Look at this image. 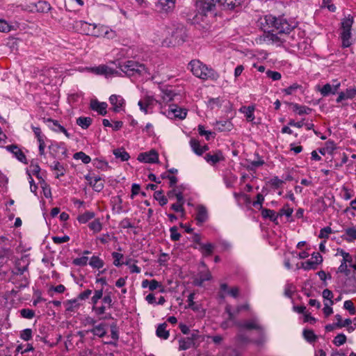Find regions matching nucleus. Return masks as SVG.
I'll return each instance as SVG.
<instances>
[{
    "instance_id": "obj_1",
    "label": "nucleus",
    "mask_w": 356,
    "mask_h": 356,
    "mask_svg": "<svg viewBox=\"0 0 356 356\" xmlns=\"http://www.w3.org/2000/svg\"><path fill=\"white\" fill-rule=\"evenodd\" d=\"M234 325L244 330H256L258 331V339H254L252 343L257 346H262L266 341L264 327L260 324L257 318H252L244 322L234 321Z\"/></svg>"
},
{
    "instance_id": "obj_2",
    "label": "nucleus",
    "mask_w": 356,
    "mask_h": 356,
    "mask_svg": "<svg viewBox=\"0 0 356 356\" xmlns=\"http://www.w3.org/2000/svg\"><path fill=\"white\" fill-rule=\"evenodd\" d=\"M190 69L192 73L197 77L207 80H217L219 74L212 68L208 67L198 60H193L189 63Z\"/></svg>"
},
{
    "instance_id": "obj_3",
    "label": "nucleus",
    "mask_w": 356,
    "mask_h": 356,
    "mask_svg": "<svg viewBox=\"0 0 356 356\" xmlns=\"http://www.w3.org/2000/svg\"><path fill=\"white\" fill-rule=\"evenodd\" d=\"M204 341V336L199 330H193L190 336L179 339V350H186L190 348H197L200 343Z\"/></svg>"
},
{
    "instance_id": "obj_4",
    "label": "nucleus",
    "mask_w": 356,
    "mask_h": 356,
    "mask_svg": "<svg viewBox=\"0 0 356 356\" xmlns=\"http://www.w3.org/2000/svg\"><path fill=\"white\" fill-rule=\"evenodd\" d=\"M119 69L127 76L144 75L149 74L147 67L134 60H127L119 64Z\"/></svg>"
},
{
    "instance_id": "obj_5",
    "label": "nucleus",
    "mask_w": 356,
    "mask_h": 356,
    "mask_svg": "<svg viewBox=\"0 0 356 356\" xmlns=\"http://www.w3.org/2000/svg\"><path fill=\"white\" fill-rule=\"evenodd\" d=\"M188 37L186 29L184 25L179 24L171 32L170 43L172 45L182 44Z\"/></svg>"
},
{
    "instance_id": "obj_6",
    "label": "nucleus",
    "mask_w": 356,
    "mask_h": 356,
    "mask_svg": "<svg viewBox=\"0 0 356 356\" xmlns=\"http://www.w3.org/2000/svg\"><path fill=\"white\" fill-rule=\"evenodd\" d=\"M277 17L272 15H267L260 18L259 23L264 33L275 31V24H277Z\"/></svg>"
},
{
    "instance_id": "obj_7",
    "label": "nucleus",
    "mask_w": 356,
    "mask_h": 356,
    "mask_svg": "<svg viewBox=\"0 0 356 356\" xmlns=\"http://www.w3.org/2000/svg\"><path fill=\"white\" fill-rule=\"evenodd\" d=\"M165 114L168 118H179L183 120L186 117L187 111L182 108L179 107L176 104L169 106V108L165 111Z\"/></svg>"
},
{
    "instance_id": "obj_8",
    "label": "nucleus",
    "mask_w": 356,
    "mask_h": 356,
    "mask_svg": "<svg viewBox=\"0 0 356 356\" xmlns=\"http://www.w3.org/2000/svg\"><path fill=\"white\" fill-rule=\"evenodd\" d=\"M294 26H295L292 23H289L286 19L283 17H280L277 18L275 31H277L279 34H288Z\"/></svg>"
},
{
    "instance_id": "obj_9",
    "label": "nucleus",
    "mask_w": 356,
    "mask_h": 356,
    "mask_svg": "<svg viewBox=\"0 0 356 356\" xmlns=\"http://www.w3.org/2000/svg\"><path fill=\"white\" fill-rule=\"evenodd\" d=\"M259 40L260 43L264 42L268 44H275L277 46H280L284 41V39L270 31L264 33L263 35L259 37Z\"/></svg>"
},
{
    "instance_id": "obj_10",
    "label": "nucleus",
    "mask_w": 356,
    "mask_h": 356,
    "mask_svg": "<svg viewBox=\"0 0 356 356\" xmlns=\"http://www.w3.org/2000/svg\"><path fill=\"white\" fill-rule=\"evenodd\" d=\"M156 102L157 101L152 96L146 95L138 102V105L141 111L147 114L149 110L152 109Z\"/></svg>"
},
{
    "instance_id": "obj_11",
    "label": "nucleus",
    "mask_w": 356,
    "mask_h": 356,
    "mask_svg": "<svg viewBox=\"0 0 356 356\" xmlns=\"http://www.w3.org/2000/svg\"><path fill=\"white\" fill-rule=\"evenodd\" d=\"M138 160L140 162L147 163H155L159 161V154L154 149L143 152L138 154Z\"/></svg>"
},
{
    "instance_id": "obj_12",
    "label": "nucleus",
    "mask_w": 356,
    "mask_h": 356,
    "mask_svg": "<svg viewBox=\"0 0 356 356\" xmlns=\"http://www.w3.org/2000/svg\"><path fill=\"white\" fill-rule=\"evenodd\" d=\"M110 104L113 106V110L115 113H119L120 111L124 110L125 106V100L124 99L118 95H112L109 97Z\"/></svg>"
},
{
    "instance_id": "obj_13",
    "label": "nucleus",
    "mask_w": 356,
    "mask_h": 356,
    "mask_svg": "<svg viewBox=\"0 0 356 356\" xmlns=\"http://www.w3.org/2000/svg\"><path fill=\"white\" fill-rule=\"evenodd\" d=\"M85 179L88 181L89 184L92 187L93 190L97 192H100L103 190L104 185L99 176H92L87 175Z\"/></svg>"
},
{
    "instance_id": "obj_14",
    "label": "nucleus",
    "mask_w": 356,
    "mask_h": 356,
    "mask_svg": "<svg viewBox=\"0 0 356 356\" xmlns=\"http://www.w3.org/2000/svg\"><path fill=\"white\" fill-rule=\"evenodd\" d=\"M88 71L97 75L105 76H110L118 73L115 70L105 65H101L97 67H90L88 69Z\"/></svg>"
},
{
    "instance_id": "obj_15",
    "label": "nucleus",
    "mask_w": 356,
    "mask_h": 356,
    "mask_svg": "<svg viewBox=\"0 0 356 356\" xmlns=\"http://www.w3.org/2000/svg\"><path fill=\"white\" fill-rule=\"evenodd\" d=\"M250 305L248 304H245L242 305H238L236 308V311L234 312L232 311V307L229 305H227L225 307V312L228 314V319L229 321H236V316L242 310H249Z\"/></svg>"
},
{
    "instance_id": "obj_16",
    "label": "nucleus",
    "mask_w": 356,
    "mask_h": 356,
    "mask_svg": "<svg viewBox=\"0 0 356 356\" xmlns=\"http://www.w3.org/2000/svg\"><path fill=\"white\" fill-rule=\"evenodd\" d=\"M204 159L211 165H215L220 161L225 160V157L220 150H218L213 154L208 153L205 155Z\"/></svg>"
},
{
    "instance_id": "obj_17",
    "label": "nucleus",
    "mask_w": 356,
    "mask_h": 356,
    "mask_svg": "<svg viewBox=\"0 0 356 356\" xmlns=\"http://www.w3.org/2000/svg\"><path fill=\"white\" fill-rule=\"evenodd\" d=\"M95 24H90L85 21H77L75 23V27L81 33L90 35L93 33H91L93 29Z\"/></svg>"
},
{
    "instance_id": "obj_18",
    "label": "nucleus",
    "mask_w": 356,
    "mask_h": 356,
    "mask_svg": "<svg viewBox=\"0 0 356 356\" xmlns=\"http://www.w3.org/2000/svg\"><path fill=\"white\" fill-rule=\"evenodd\" d=\"M356 97V88H347L346 91L339 93L338 97L336 99L337 103L341 102L346 99H353Z\"/></svg>"
},
{
    "instance_id": "obj_19",
    "label": "nucleus",
    "mask_w": 356,
    "mask_h": 356,
    "mask_svg": "<svg viewBox=\"0 0 356 356\" xmlns=\"http://www.w3.org/2000/svg\"><path fill=\"white\" fill-rule=\"evenodd\" d=\"M175 0H158L156 8L163 12H169L175 8Z\"/></svg>"
},
{
    "instance_id": "obj_20",
    "label": "nucleus",
    "mask_w": 356,
    "mask_h": 356,
    "mask_svg": "<svg viewBox=\"0 0 356 356\" xmlns=\"http://www.w3.org/2000/svg\"><path fill=\"white\" fill-rule=\"evenodd\" d=\"M343 290L346 293H356V277L355 276L346 278L343 284Z\"/></svg>"
},
{
    "instance_id": "obj_21",
    "label": "nucleus",
    "mask_w": 356,
    "mask_h": 356,
    "mask_svg": "<svg viewBox=\"0 0 356 356\" xmlns=\"http://www.w3.org/2000/svg\"><path fill=\"white\" fill-rule=\"evenodd\" d=\"M107 104L106 102H100L98 100H92L90 102V108L92 110L97 111L102 115H105L107 113Z\"/></svg>"
},
{
    "instance_id": "obj_22",
    "label": "nucleus",
    "mask_w": 356,
    "mask_h": 356,
    "mask_svg": "<svg viewBox=\"0 0 356 356\" xmlns=\"http://www.w3.org/2000/svg\"><path fill=\"white\" fill-rule=\"evenodd\" d=\"M6 149L13 153L19 161L23 163H27V159L25 154L17 145H8Z\"/></svg>"
},
{
    "instance_id": "obj_23",
    "label": "nucleus",
    "mask_w": 356,
    "mask_h": 356,
    "mask_svg": "<svg viewBox=\"0 0 356 356\" xmlns=\"http://www.w3.org/2000/svg\"><path fill=\"white\" fill-rule=\"evenodd\" d=\"M208 219V212L205 207L200 205L197 207V215L195 220H197V225H202L206 222Z\"/></svg>"
},
{
    "instance_id": "obj_24",
    "label": "nucleus",
    "mask_w": 356,
    "mask_h": 356,
    "mask_svg": "<svg viewBox=\"0 0 356 356\" xmlns=\"http://www.w3.org/2000/svg\"><path fill=\"white\" fill-rule=\"evenodd\" d=\"M106 325L105 323H99L95 325L92 329L86 330V332H91L95 336L102 338L106 334Z\"/></svg>"
},
{
    "instance_id": "obj_25",
    "label": "nucleus",
    "mask_w": 356,
    "mask_h": 356,
    "mask_svg": "<svg viewBox=\"0 0 356 356\" xmlns=\"http://www.w3.org/2000/svg\"><path fill=\"white\" fill-rule=\"evenodd\" d=\"M339 87V83H337V84L333 86L330 85V83H326L320 89V92L323 96L325 97L330 94H335L337 92Z\"/></svg>"
},
{
    "instance_id": "obj_26",
    "label": "nucleus",
    "mask_w": 356,
    "mask_h": 356,
    "mask_svg": "<svg viewBox=\"0 0 356 356\" xmlns=\"http://www.w3.org/2000/svg\"><path fill=\"white\" fill-rule=\"evenodd\" d=\"M244 1L245 0H220V2L224 9L232 10L240 6Z\"/></svg>"
},
{
    "instance_id": "obj_27",
    "label": "nucleus",
    "mask_w": 356,
    "mask_h": 356,
    "mask_svg": "<svg viewBox=\"0 0 356 356\" xmlns=\"http://www.w3.org/2000/svg\"><path fill=\"white\" fill-rule=\"evenodd\" d=\"M64 305L65 307V310L67 312H75L78 310V309L81 306V303L79 302L77 298L68 300L64 302Z\"/></svg>"
},
{
    "instance_id": "obj_28",
    "label": "nucleus",
    "mask_w": 356,
    "mask_h": 356,
    "mask_svg": "<svg viewBox=\"0 0 356 356\" xmlns=\"http://www.w3.org/2000/svg\"><path fill=\"white\" fill-rule=\"evenodd\" d=\"M341 39L343 47H349L352 44L351 30H342L341 33Z\"/></svg>"
},
{
    "instance_id": "obj_29",
    "label": "nucleus",
    "mask_w": 356,
    "mask_h": 356,
    "mask_svg": "<svg viewBox=\"0 0 356 356\" xmlns=\"http://www.w3.org/2000/svg\"><path fill=\"white\" fill-rule=\"evenodd\" d=\"M29 264L24 259L17 260L15 262V272L16 275H22L24 272L28 270Z\"/></svg>"
},
{
    "instance_id": "obj_30",
    "label": "nucleus",
    "mask_w": 356,
    "mask_h": 356,
    "mask_svg": "<svg viewBox=\"0 0 356 356\" xmlns=\"http://www.w3.org/2000/svg\"><path fill=\"white\" fill-rule=\"evenodd\" d=\"M254 109L255 108L254 106H242L239 109V111L245 115L248 121L252 122L254 119Z\"/></svg>"
},
{
    "instance_id": "obj_31",
    "label": "nucleus",
    "mask_w": 356,
    "mask_h": 356,
    "mask_svg": "<svg viewBox=\"0 0 356 356\" xmlns=\"http://www.w3.org/2000/svg\"><path fill=\"white\" fill-rule=\"evenodd\" d=\"M217 2L220 0H197V3L204 11L211 10Z\"/></svg>"
},
{
    "instance_id": "obj_32",
    "label": "nucleus",
    "mask_w": 356,
    "mask_h": 356,
    "mask_svg": "<svg viewBox=\"0 0 356 356\" xmlns=\"http://www.w3.org/2000/svg\"><path fill=\"white\" fill-rule=\"evenodd\" d=\"M342 238L348 243L353 242L356 240V227H352L345 229V234Z\"/></svg>"
},
{
    "instance_id": "obj_33",
    "label": "nucleus",
    "mask_w": 356,
    "mask_h": 356,
    "mask_svg": "<svg viewBox=\"0 0 356 356\" xmlns=\"http://www.w3.org/2000/svg\"><path fill=\"white\" fill-rule=\"evenodd\" d=\"M35 8L38 13H47L51 10V5L44 1H39L35 3Z\"/></svg>"
},
{
    "instance_id": "obj_34",
    "label": "nucleus",
    "mask_w": 356,
    "mask_h": 356,
    "mask_svg": "<svg viewBox=\"0 0 356 356\" xmlns=\"http://www.w3.org/2000/svg\"><path fill=\"white\" fill-rule=\"evenodd\" d=\"M110 327H111V337H112V339H113L115 340V341H105L104 343L116 346H117L116 341L119 339L118 328L116 323H112Z\"/></svg>"
},
{
    "instance_id": "obj_35",
    "label": "nucleus",
    "mask_w": 356,
    "mask_h": 356,
    "mask_svg": "<svg viewBox=\"0 0 356 356\" xmlns=\"http://www.w3.org/2000/svg\"><path fill=\"white\" fill-rule=\"evenodd\" d=\"M167 324L163 323L160 324L156 331V336L163 339H167L169 336V331L166 330Z\"/></svg>"
},
{
    "instance_id": "obj_36",
    "label": "nucleus",
    "mask_w": 356,
    "mask_h": 356,
    "mask_svg": "<svg viewBox=\"0 0 356 356\" xmlns=\"http://www.w3.org/2000/svg\"><path fill=\"white\" fill-rule=\"evenodd\" d=\"M113 154L115 158L120 159L122 161H127L129 159L130 156L127 152L123 148H118L113 150Z\"/></svg>"
},
{
    "instance_id": "obj_37",
    "label": "nucleus",
    "mask_w": 356,
    "mask_h": 356,
    "mask_svg": "<svg viewBox=\"0 0 356 356\" xmlns=\"http://www.w3.org/2000/svg\"><path fill=\"white\" fill-rule=\"evenodd\" d=\"M261 216L264 218H269L271 221L275 222L278 214H276L273 210L268 209H261Z\"/></svg>"
},
{
    "instance_id": "obj_38",
    "label": "nucleus",
    "mask_w": 356,
    "mask_h": 356,
    "mask_svg": "<svg viewBox=\"0 0 356 356\" xmlns=\"http://www.w3.org/2000/svg\"><path fill=\"white\" fill-rule=\"evenodd\" d=\"M89 265L93 268L100 269L104 265V261L97 256H92L90 258Z\"/></svg>"
},
{
    "instance_id": "obj_39",
    "label": "nucleus",
    "mask_w": 356,
    "mask_h": 356,
    "mask_svg": "<svg viewBox=\"0 0 356 356\" xmlns=\"http://www.w3.org/2000/svg\"><path fill=\"white\" fill-rule=\"evenodd\" d=\"M293 111L298 115L309 114L312 111V108L306 106L299 105L298 104H293Z\"/></svg>"
},
{
    "instance_id": "obj_40",
    "label": "nucleus",
    "mask_w": 356,
    "mask_h": 356,
    "mask_svg": "<svg viewBox=\"0 0 356 356\" xmlns=\"http://www.w3.org/2000/svg\"><path fill=\"white\" fill-rule=\"evenodd\" d=\"M95 217V213L93 211H86L81 215H79L77 217V220L80 223H86L90 220L92 219Z\"/></svg>"
},
{
    "instance_id": "obj_41",
    "label": "nucleus",
    "mask_w": 356,
    "mask_h": 356,
    "mask_svg": "<svg viewBox=\"0 0 356 356\" xmlns=\"http://www.w3.org/2000/svg\"><path fill=\"white\" fill-rule=\"evenodd\" d=\"M76 124L86 129L92 124V119L88 117H79L76 119Z\"/></svg>"
},
{
    "instance_id": "obj_42",
    "label": "nucleus",
    "mask_w": 356,
    "mask_h": 356,
    "mask_svg": "<svg viewBox=\"0 0 356 356\" xmlns=\"http://www.w3.org/2000/svg\"><path fill=\"white\" fill-rule=\"evenodd\" d=\"M106 29V26H102V25H97L94 24L93 29L92 30L91 33H93L92 34H90V35L94 36V37H103V35L104 33V30Z\"/></svg>"
},
{
    "instance_id": "obj_43",
    "label": "nucleus",
    "mask_w": 356,
    "mask_h": 356,
    "mask_svg": "<svg viewBox=\"0 0 356 356\" xmlns=\"http://www.w3.org/2000/svg\"><path fill=\"white\" fill-rule=\"evenodd\" d=\"M214 246L211 243L200 244V250L205 257L210 256L213 250Z\"/></svg>"
},
{
    "instance_id": "obj_44",
    "label": "nucleus",
    "mask_w": 356,
    "mask_h": 356,
    "mask_svg": "<svg viewBox=\"0 0 356 356\" xmlns=\"http://www.w3.org/2000/svg\"><path fill=\"white\" fill-rule=\"evenodd\" d=\"M52 170L57 171L56 178L63 176L65 174V168L58 161H54L51 165Z\"/></svg>"
},
{
    "instance_id": "obj_45",
    "label": "nucleus",
    "mask_w": 356,
    "mask_h": 356,
    "mask_svg": "<svg viewBox=\"0 0 356 356\" xmlns=\"http://www.w3.org/2000/svg\"><path fill=\"white\" fill-rule=\"evenodd\" d=\"M353 17L349 15L347 17L343 19L341 22L342 30H351L353 24Z\"/></svg>"
},
{
    "instance_id": "obj_46",
    "label": "nucleus",
    "mask_w": 356,
    "mask_h": 356,
    "mask_svg": "<svg viewBox=\"0 0 356 356\" xmlns=\"http://www.w3.org/2000/svg\"><path fill=\"white\" fill-rule=\"evenodd\" d=\"M337 254H340L341 256H342L343 259L341 262H344L345 264L348 263L349 264H350L353 262L352 256L348 252L344 251L343 249L338 248Z\"/></svg>"
},
{
    "instance_id": "obj_47",
    "label": "nucleus",
    "mask_w": 356,
    "mask_h": 356,
    "mask_svg": "<svg viewBox=\"0 0 356 356\" xmlns=\"http://www.w3.org/2000/svg\"><path fill=\"white\" fill-rule=\"evenodd\" d=\"M154 197L159 202L161 206H164L168 203L167 197L163 195L162 191H157L154 194Z\"/></svg>"
},
{
    "instance_id": "obj_48",
    "label": "nucleus",
    "mask_w": 356,
    "mask_h": 356,
    "mask_svg": "<svg viewBox=\"0 0 356 356\" xmlns=\"http://www.w3.org/2000/svg\"><path fill=\"white\" fill-rule=\"evenodd\" d=\"M190 145L193 151L197 155H202V151L201 149L202 146L200 145L198 140L195 139H191L190 140Z\"/></svg>"
},
{
    "instance_id": "obj_49",
    "label": "nucleus",
    "mask_w": 356,
    "mask_h": 356,
    "mask_svg": "<svg viewBox=\"0 0 356 356\" xmlns=\"http://www.w3.org/2000/svg\"><path fill=\"white\" fill-rule=\"evenodd\" d=\"M74 159H80L81 161L85 163L88 164L91 161V159L89 156L86 155L83 152H79L74 154L73 156Z\"/></svg>"
},
{
    "instance_id": "obj_50",
    "label": "nucleus",
    "mask_w": 356,
    "mask_h": 356,
    "mask_svg": "<svg viewBox=\"0 0 356 356\" xmlns=\"http://www.w3.org/2000/svg\"><path fill=\"white\" fill-rule=\"evenodd\" d=\"M89 228L95 233L99 232L102 229V225L99 219H95L88 225Z\"/></svg>"
},
{
    "instance_id": "obj_51",
    "label": "nucleus",
    "mask_w": 356,
    "mask_h": 356,
    "mask_svg": "<svg viewBox=\"0 0 356 356\" xmlns=\"http://www.w3.org/2000/svg\"><path fill=\"white\" fill-rule=\"evenodd\" d=\"M113 258V265L116 267H120L123 265V262H121V259H123L124 255L121 253L113 252L111 254Z\"/></svg>"
},
{
    "instance_id": "obj_52",
    "label": "nucleus",
    "mask_w": 356,
    "mask_h": 356,
    "mask_svg": "<svg viewBox=\"0 0 356 356\" xmlns=\"http://www.w3.org/2000/svg\"><path fill=\"white\" fill-rule=\"evenodd\" d=\"M303 336L308 342H314L317 339V336L311 330H305L303 331Z\"/></svg>"
},
{
    "instance_id": "obj_53",
    "label": "nucleus",
    "mask_w": 356,
    "mask_h": 356,
    "mask_svg": "<svg viewBox=\"0 0 356 356\" xmlns=\"http://www.w3.org/2000/svg\"><path fill=\"white\" fill-rule=\"evenodd\" d=\"M318 264L316 263L314 260H307L302 263V268L306 270L316 269Z\"/></svg>"
},
{
    "instance_id": "obj_54",
    "label": "nucleus",
    "mask_w": 356,
    "mask_h": 356,
    "mask_svg": "<svg viewBox=\"0 0 356 356\" xmlns=\"http://www.w3.org/2000/svg\"><path fill=\"white\" fill-rule=\"evenodd\" d=\"M216 126L219 131H225L230 129L231 122L229 121L217 122Z\"/></svg>"
},
{
    "instance_id": "obj_55",
    "label": "nucleus",
    "mask_w": 356,
    "mask_h": 356,
    "mask_svg": "<svg viewBox=\"0 0 356 356\" xmlns=\"http://www.w3.org/2000/svg\"><path fill=\"white\" fill-rule=\"evenodd\" d=\"M162 93V98L163 101L165 102H170L172 100L174 96L175 95V93L172 90L168 89L163 90Z\"/></svg>"
},
{
    "instance_id": "obj_56",
    "label": "nucleus",
    "mask_w": 356,
    "mask_h": 356,
    "mask_svg": "<svg viewBox=\"0 0 356 356\" xmlns=\"http://www.w3.org/2000/svg\"><path fill=\"white\" fill-rule=\"evenodd\" d=\"M346 341V337L344 334H337L333 340V343L337 346H340L345 343Z\"/></svg>"
},
{
    "instance_id": "obj_57",
    "label": "nucleus",
    "mask_w": 356,
    "mask_h": 356,
    "mask_svg": "<svg viewBox=\"0 0 356 356\" xmlns=\"http://www.w3.org/2000/svg\"><path fill=\"white\" fill-rule=\"evenodd\" d=\"M343 307L345 309L348 310L351 315L356 314L355 307L351 300H346L343 303Z\"/></svg>"
},
{
    "instance_id": "obj_58",
    "label": "nucleus",
    "mask_w": 356,
    "mask_h": 356,
    "mask_svg": "<svg viewBox=\"0 0 356 356\" xmlns=\"http://www.w3.org/2000/svg\"><path fill=\"white\" fill-rule=\"evenodd\" d=\"M32 330L26 328L23 330L20 333V338L24 341H29L32 338Z\"/></svg>"
},
{
    "instance_id": "obj_59",
    "label": "nucleus",
    "mask_w": 356,
    "mask_h": 356,
    "mask_svg": "<svg viewBox=\"0 0 356 356\" xmlns=\"http://www.w3.org/2000/svg\"><path fill=\"white\" fill-rule=\"evenodd\" d=\"M32 129L34 132L35 137L37 138L38 143L44 140L46 137L44 134H42V131L40 127H32Z\"/></svg>"
},
{
    "instance_id": "obj_60",
    "label": "nucleus",
    "mask_w": 356,
    "mask_h": 356,
    "mask_svg": "<svg viewBox=\"0 0 356 356\" xmlns=\"http://www.w3.org/2000/svg\"><path fill=\"white\" fill-rule=\"evenodd\" d=\"M20 314H21V316L23 318H28V319H31L35 316L34 311L32 310V309H21L20 310Z\"/></svg>"
},
{
    "instance_id": "obj_61",
    "label": "nucleus",
    "mask_w": 356,
    "mask_h": 356,
    "mask_svg": "<svg viewBox=\"0 0 356 356\" xmlns=\"http://www.w3.org/2000/svg\"><path fill=\"white\" fill-rule=\"evenodd\" d=\"M170 238L172 241H177L179 240L181 234L178 232L177 227L176 226L170 227Z\"/></svg>"
},
{
    "instance_id": "obj_62",
    "label": "nucleus",
    "mask_w": 356,
    "mask_h": 356,
    "mask_svg": "<svg viewBox=\"0 0 356 356\" xmlns=\"http://www.w3.org/2000/svg\"><path fill=\"white\" fill-rule=\"evenodd\" d=\"M332 232V230L330 227H325L322 228L320 230V233L318 235V237L320 238H328L329 234H330Z\"/></svg>"
},
{
    "instance_id": "obj_63",
    "label": "nucleus",
    "mask_w": 356,
    "mask_h": 356,
    "mask_svg": "<svg viewBox=\"0 0 356 356\" xmlns=\"http://www.w3.org/2000/svg\"><path fill=\"white\" fill-rule=\"evenodd\" d=\"M301 88V86L295 83L293 84H292L291 86H289L288 88H284L283 90V92L286 94V95H291L293 94L296 90H297L298 89L300 88Z\"/></svg>"
},
{
    "instance_id": "obj_64",
    "label": "nucleus",
    "mask_w": 356,
    "mask_h": 356,
    "mask_svg": "<svg viewBox=\"0 0 356 356\" xmlns=\"http://www.w3.org/2000/svg\"><path fill=\"white\" fill-rule=\"evenodd\" d=\"M88 258L87 257H81L76 258L73 260V264L75 266H84L88 263Z\"/></svg>"
}]
</instances>
